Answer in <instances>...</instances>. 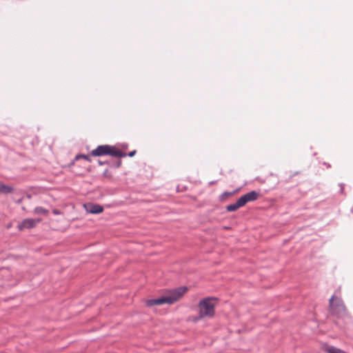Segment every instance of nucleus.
I'll return each instance as SVG.
<instances>
[{
	"label": "nucleus",
	"instance_id": "1",
	"mask_svg": "<svg viewBox=\"0 0 353 353\" xmlns=\"http://www.w3.org/2000/svg\"><path fill=\"white\" fill-rule=\"evenodd\" d=\"M188 291L187 287H179L170 291L169 294L163 296L158 299H148L145 301L147 307H152L157 305L173 304L181 299L183 295Z\"/></svg>",
	"mask_w": 353,
	"mask_h": 353
},
{
	"label": "nucleus",
	"instance_id": "11",
	"mask_svg": "<svg viewBox=\"0 0 353 353\" xmlns=\"http://www.w3.org/2000/svg\"><path fill=\"white\" fill-rule=\"evenodd\" d=\"M325 350L327 353H346L343 350L334 346H327Z\"/></svg>",
	"mask_w": 353,
	"mask_h": 353
},
{
	"label": "nucleus",
	"instance_id": "3",
	"mask_svg": "<svg viewBox=\"0 0 353 353\" xmlns=\"http://www.w3.org/2000/svg\"><path fill=\"white\" fill-rule=\"evenodd\" d=\"M92 157L111 156L113 157L122 158L127 157V154L118 149L114 145H99L90 153Z\"/></svg>",
	"mask_w": 353,
	"mask_h": 353
},
{
	"label": "nucleus",
	"instance_id": "15",
	"mask_svg": "<svg viewBox=\"0 0 353 353\" xmlns=\"http://www.w3.org/2000/svg\"><path fill=\"white\" fill-rule=\"evenodd\" d=\"M75 161H76V160H74V159L73 161H72L69 163L68 166H69V167H71V166L74 165V162H75Z\"/></svg>",
	"mask_w": 353,
	"mask_h": 353
},
{
	"label": "nucleus",
	"instance_id": "2",
	"mask_svg": "<svg viewBox=\"0 0 353 353\" xmlns=\"http://www.w3.org/2000/svg\"><path fill=\"white\" fill-rule=\"evenodd\" d=\"M218 299L214 297H206L201 299L198 303L199 314L195 318V321L200 320L204 317L211 318L214 316V307Z\"/></svg>",
	"mask_w": 353,
	"mask_h": 353
},
{
	"label": "nucleus",
	"instance_id": "16",
	"mask_svg": "<svg viewBox=\"0 0 353 353\" xmlns=\"http://www.w3.org/2000/svg\"><path fill=\"white\" fill-rule=\"evenodd\" d=\"M108 170H105L103 172V176H106L108 175Z\"/></svg>",
	"mask_w": 353,
	"mask_h": 353
},
{
	"label": "nucleus",
	"instance_id": "7",
	"mask_svg": "<svg viewBox=\"0 0 353 353\" xmlns=\"http://www.w3.org/2000/svg\"><path fill=\"white\" fill-rule=\"evenodd\" d=\"M86 210L92 214H99L103 211V207L99 204L89 203L85 205Z\"/></svg>",
	"mask_w": 353,
	"mask_h": 353
},
{
	"label": "nucleus",
	"instance_id": "12",
	"mask_svg": "<svg viewBox=\"0 0 353 353\" xmlns=\"http://www.w3.org/2000/svg\"><path fill=\"white\" fill-rule=\"evenodd\" d=\"M80 159H85L89 162L91 161V159L90 157V155H88V154H77L75 158H74V160H79Z\"/></svg>",
	"mask_w": 353,
	"mask_h": 353
},
{
	"label": "nucleus",
	"instance_id": "14",
	"mask_svg": "<svg viewBox=\"0 0 353 353\" xmlns=\"http://www.w3.org/2000/svg\"><path fill=\"white\" fill-rule=\"evenodd\" d=\"M137 151L136 150H132L131 152H130L129 153H126L127 154V156L130 157H132L135 155Z\"/></svg>",
	"mask_w": 353,
	"mask_h": 353
},
{
	"label": "nucleus",
	"instance_id": "17",
	"mask_svg": "<svg viewBox=\"0 0 353 353\" xmlns=\"http://www.w3.org/2000/svg\"><path fill=\"white\" fill-rule=\"evenodd\" d=\"M53 213L55 214H59V211L57 210H53Z\"/></svg>",
	"mask_w": 353,
	"mask_h": 353
},
{
	"label": "nucleus",
	"instance_id": "13",
	"mask_svg": "<svg viewBox=\"0 0 353 353\" xmlns=\"http://www.w3.org/2000/svg\"><path fill=\"white\" fill-rule=\"evenodd\" d=\"M34 212L36 214H48V210L43 208V207H36L34 208Z\"/></svg>",
	"mask_w": 353,
	"mask_h": 353
},
{
	"label": "nucleus",
	"instance_id": "6",
	"mask_svg": "<svg viewBox=\"0 0 353 353\" xmlns=\"http://www.w3.org/2000/svg\"><path fill=\"white\" fill-rule=\"evenodd\" d=\"M259 194L255 191H251L242 196H241L239 199L243 203V205H245L248 202L255 201L258 198Z\"/></svg>",
	"mask_w": 353,
	"mask_h": 353
},
{
	"label": "nucleus",
	"instance_id": "4",
	"mask_svg": "<svg viewBox=\"0 0 353 353\" xmlns=\"http://www.w3.org/2000/svg\"><path fill=\"white\" fill-rule=\"evenodd\" d=\"M330 308L332 314L340 315L345 312V307L340 298L334 296L330 299Z\"/></svg>",
	"mask_w": 353,
	"mask_h": 353
},
{
	"label": "nucleus",
	"instance_id": "9",
	"mask_svg": "<svg viewBox=\"0 0 353 353\" xmlns=\"http://www.w3.org/2000/svg\"><path fill=\"white\" fill-rule=\"evenodd\" d=\"M14 192V188L10 186L6 185L1 182H0V194H11Z\"/></svg>",
	"mask_w": 353,
	"mask_h": 353
},
{
	"label": "nucleus",
	"instance_id": "5",
	"mask_svg": "<svg viewBox=\"0 0 353 353\" xmlns=\"http://www.w3.org/2000/svg\"><path fill=\"white\" fill-rule=\"evenodd\" d=\"M41 219H24L20 224L18 225V229L19 230H23L25 228L30 229L34 228L37 223H39Z\"/></svg>",
	"mask_w": 353,
	"mask_h": 353
},
{
	"label": "nucleus",
	"instance_id": "10",
	"mask_svg": "<svg viewBox=\"0 0 353 353\" xmlns=\"http://www.w3.org/2000/svg\"><path fill=\"white\" fill-rule=\"evenodd\" d=\"M243 206V203H241L240 199H239L234 203L228 205L226 207V208H227L228 211L233 212Z\"/></svg>",
	"mask_w": 353,
	"mask_h": 353
},
{
	"label": "nucleus",
	"instance_id": "8",
	"mask_svg": "<svg viewBox=\"0 0 353 353\" xmlns=\"http://www.w3.org/2000/svg\"><path fill=\"white\" fill-rule=\"evenodd\" d=\"M121 163H122V162L120 159H118V160L110 159V160H107V161L98 160L99 165H108L110 167L113 168H119V167H121Z\"/></svg>",
	"mask_w": 353,
	"mask_h": 353
}]
</instances>
